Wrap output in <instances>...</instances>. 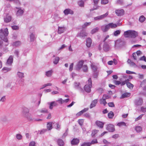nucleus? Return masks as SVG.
Wrapping results in <instances>:
<instances>
[{"label": "nucleus", "mask_w": 146, "mask_h": 146, "mask_svg": "<svg viewBox=\"0 0 146 146\" xmlns=\"http://www.w3.org/2000/svg\"><path fill=\"white\" fill-rule=\"evenodd\" d=\"M40 112L42 113H46L48 112V110L46 108H43L40 111Z\"/></svg>", "instance_id": "obj_53"}, {"label": "nucleus", "mask_w": 146, "mask_h": 146, "mask_svg": "<svg viewBox=\"0 0 146 146\" xmlns=\"http://www.w3.org/2000/svg\"><path fill=\"white\" fill-rule=\"evenodd\" d=\"M108 2V0H102L101 3L102 4H106Z\"/></svg>", "instance_id": "obj_57"}, {"label": "nucleus", "mask_w": 146, "mask_h": 146, "mask_svg": "<svg viewBox=\"0 0 146 146\" xmlns=\"http://www.w3.org/2000/svg\"><path fill=\"white\" fill-rule=\"evenodd\" d=\"M79 140L77 138L73 139L71 141V144L72 145H77L79 142Z\"/></svg>", "instance_id": "obj_20"}, {"label": "nucleus", "mask_w": 146, "mask_h": 146, "mask_svg": "<svg viewBox=\"0 0 146 146\" xmlns=\"http://www.w3.org/2000/svg\"><path fill=\"white\" fill-rule=\"evenodd\" d=\"M21 44V42L20 41H17L13 42L12 44L13 46H18L20 45Z\"/></svg>", "instance_id": "obj_29"}, {"label": "nucleus", "mask_w": 146, "mask_h": 146, "mask_svg": "<svg viewBox=\"0 0 146 146\" xmlns=\"http://www.w3.org/2000/svg\"><path fill=\"white\" fill-rule=\"evenodd\" d=\"M99 30V28L98 27H96V28L93 29L91 31V33L92 34H94L97 32Z\"/></svg>", "instance_id": "obj_37"}, {"label": "nucleus", "mask_w": 146, "mask_h": 146, "mask_svg": "<svg viewBox=\"0 0 146 146\" xmlns=\"http://www.w3.org/2000/svg\"><path fill=\"white\" fill-rule=\"evenodd\" d=\"M124 35L126 38L130 37L134 38L138 35L137 32L133 30H128L124 32Z\"/></svg>", "instance_id": "obj_3"}, {"label": "nucleus", "mask_w": 146, "mask_h": 146, "mask_svg": "<svg viewBox=\"0 0 146 146\" xmlns=\"http://www.w3.org/2000/svg\"><path fill=\"white\" fill-rule=\"evenodd\" d=\"M98 143L97 140L96 139H93L91 142H89L90 146L92 144H94Z\"/></svg>", "instance_id": "obj_43"}, {"label": "nucleus", "mask_w": 146, "mask_h": 146, "mask_svg": "<svg viewBox=\"0 0 146 146\" xmlns=\"http://www.w3.org/2000/svg\"><path fill=\"white\" fill-rule=\"evenodd\" d=\"M121 30H117L114 31L113 34V35L115 36H117L119 35L121 33Z\"/></svg>", "instance_id": "obj_31"}, {"label": "nucleus", "mask_w": 146, "mask_h": 146, "mask_svg": "<svg viewBox=\"0 0 146 146\" xmlns=\"http://www.w3.org/2000/svg\"><path fill=\"white\" fill-rule=\"evenodd\" d=\"M68 129H67L66 132L63 134L62 136V139L65 138L66 136L67 135Z\"/></svg>", "instance_id": "obj_51"}, {"label": "nucleus", "mask_w": 146, "mask_h": 146, "mask_svg": "<svg viewBox=\"0 0 146 146\" xmlns=\"http://www.w3.org/2000/svg\"><path fill=\"white\" fill-rule=\"evenodd\" d=\"M92 43V40L90 38H88L86 40V45L88 47H90L91 46Z\"/></svg>", "instance_id": "obj_22"}, {"label": "nucleus", "mask_w": 146, "mask_h": 146, "mask_svg": "<svg viewBox=\"0 0 146 146\" xmlns=\"http://www.w3.org/2000/svg\"><path fill=\"white\" fill-rule=\"evenodd\" d=\"M117 27V25L116 24L110 23L108 24H105L102 26L101 29L103 32H106L108 31L110 28L114 29Z\"/></svg>", "instance_id": "obj_1"}, {"label": "nucleus", "mask_w": 146, "mask_h": 146, "mask_svg": "<svg viewBox=\"0 0 146 146\" xmlns=\"http://www.w3.org/2000/svg\"><path fill=\"white\" fill-rule=\"evenodd\" d=\"M127 62L131 66H133L135 65V64L131 60L129 59L127 61Z\"/></svg>", "instance_id": "obj_39"}, {"label": "nucleus", "mask_w": 146, "mask_h": 146, "mask_svg": "<svg viewBox=\"0 0 146 146\" xmlns=\"http://www.w3.org/2000/svg\"><path fill=\"white\" fill-rule=\"evenodd\" d=\"M29 36L30 38V41L33 42L36 38L35 33L34 32H30L29 34Z\"/></svg>", "instance_id": "obj_15"}, {"label": "nucleus", "mask_w": 146, "mask_h": 146, "mask_svg": "<svg viewBox=\"0 0 146 146\" xmlns=\"http://www.w3.org/2000/svg\"><path fill=\"white\" fill-rule=\"evenodd\" d=\"M16 8L17 9H19L16 13L17 15V16H20L22 15L24 13L23 10V9H21L20 8L16 7Z\"/></svg>", "instance_id": "obj_16"}, {"label": "nucleus", "mask_w": 146, "mask_h": 146, "mask_svg": "<svg viewBox=\"0 0 146 146\" xmlns=\"http://www.w3.org/2000/svg\"><path fill=\"white\" fill-rule=\"evenodd\" d=\"M64 13L65 15H68L69 14H73V11L70 9H66L64 11Z\"/></svg>", "instance_id": "obj_21"}, {"label": "nucleus", "mask_w": 146, "mask_h": 146, "mask_svg": "<svg viewBox=\"0 0 146 146\" xmlns=\"http://www.w3.org/2000/svg\"><path fill=\"white\" fill-rule=\"evenodd\" d=\"M6 100L5 96H4L2 97L0 100V102H4Z\"/></svg>", "instance_id": "obj_63"}, {"label": "nucleus", "mask_w": 146, "mask_h": 146, "mask_svg": "<svg viewBox=\"0 0 146 146\" xmlns=\"http://www.w3.org/2000/svg\"><path fill=\"white\" fill-rule=\"evenodd\" d=\"M84 61L82 60L79 61L76 64L75 69L77 70H79L83 65Z\"/></svg>", "instance_id": "obj_7"}, {"label": "nucleus", "mask_w": 146, "mask_h": 146, "mask_svg": "<svg viewBox=\"0 0 146 146\" xmlns=\"http://www.w3.org/2000/svg\"><path fill=\"white\" fill-rule=\"evenodd\" d=\"M145 19V17L143 16H141L139 19V21L141 22H143Z\"/></svg>", "instance_id": "obj_41"}, {"label": "nucleus", "mask_w": 146, "mask_h": 146, "mask_svg": "<svg viewBox=\"0 0 146 146\" xmlns=\"http://www.w3.org/2000/svg\"><path fill=\"white\" fill-rule=\"evenodd\" d=\"M83 70L84 72H86L88 71V67L85 65H84L82 67Z\"/></svg>", "instance_id": "obj_46"}, {"label": "nucleus", "mask_w": 146, "mask_h": 146, "mask_svg": "<svg viewBox=\"0 0 146 146\" xmlns=\"http://www.w3.org/2000/svg\"><path fill=\"white\" fill-rule=\"evenodd\" d=\"M8 34V29L7 28L5 29L4 31L2 29H1L0 30V38L4 42H7L8 39L6 36H7Z\"/></svg>", "instance_id": "obj_2"}, {"label": "nucleus", "mask_w": 146, "mask_h": 146, "mask_svg": "<svg viewBox=\"0 0 146 146\" xmlns=\"http://www.w3.org/2000/svg\"><path fill=\"white\" fill-rule=\"evenodd\" d=\"M143 102L142 99L139 98L138 99L134 101L135 105L138 106L141 105L143 103Z\"/></svg>", "instance_id": "obj_9"}, {"label": "nucleus", "mask_w": 146, "mask_h": 146, "mask_svg": "<svg viewBox=\"0 0 146 146\" xmlns=\"http://www.w3.org/2000/svg\"><path fill=\"white\" fill-rule=\"evenodd\" d=\"M17 138L19 140H21L22 139V136L21 134H18L16 135Z\"/></svg>", "instance_id": "obj_50"}, {"label": "nucleus", "mask_w": 146, "mask_h": 146, "mask_svg": "<svg viewBox=\"0 0 146 146\" xmlns=\"http://www.w3.org/2000/svg\"><path fill=\"white\" fill-rule=\"evenodd\" d=\"M66 30V28L64 27H58V32L59 34L63 33Z\"/></svg>", "instance_id": "obj_14"}, {"label": "nucleus", "mask_w": 146, "mask_h": 146, "mask_svg": "<svg viewBox=\"0 0 146 146\" xmlns=\"http://www.w3.org/2000/svg\"><path fill=\"white\" fill-rule=\"evenodd\" d=\"M88 35V33L84 31H82L80 33H79L77 35V36L80 37H83L87 36Z\"/></svg>", "instance_id": "obj_19"}, {"label": "nucleus", "mask_w": 146, "mask_h": 146, "mask_svg": "<svg viewBox=\"0 0 146 146\" xmlns=\"http://www.w3.org/2000/svg\"><path fill=\"white\" fill-rule=\"evenodd\" d=\"M98 130H93L91 134L92 136V137L94 136L98 132Z\"/></svg>", "instance_id": "obj_49"}, {"label": "nucleus", "mask_w": 146, "mask_h": 146, "mask_svg": "<svg viewBox=\"0 0 146 146\" xmlns=\"http://www.w3.org/2000/svg\"><path fill=\"white\" fill-rule=\"evenodd\" d=\"M11 70V68H9L7 67H4L2 69V70L3 72L5 73L7 72L10 71Z\"/></svg>", "instance_id": "obj_36"}, {"label": "nucleus", "mask_w": 146, "mask_h": 146, "mask_svg": "<svg viewBox=\"0 0 146 146\" xmlns=\"http://www.w3.org/2000/svg\"><path fill=\"white\" fill-rule=\"evenodd\" d=\"M115 13L117 16H121L124 14V11L122 9H118L116 10Z\"/></svg>", "instance_id": "obj_12"}, {"label": "nucleus", "mask_w": 146, "mask_h": 146, "mask_svg": "<svg viewBox=\"0 0 146 146\" xmlns=\"http://www.w3.org/2000/svg\"><path fill=\"white\" fill-rule=\"evenodd\" d=\"M108 105L109 107H114L115 106L113 102H110L108 103Z\"/></svg>", "instance_id": "obj_60"}, {"label": "nucleus", "mask_w": 146, "mask_h": 146, "mask_svg": "<svg viewBox=\"0 0 146 146\" xmlns=\"http://www.w3.org/2000/svg\"><path fill=\"white\" fill-rule=\"evenodd\" d=\"M29 110L27 108H25L23 109L22 111V114L25 117L28 119L31 120H32L31 115L30 113H29Z\"/></svg>", "instance_id": "obj_4"}, {"label": "nucleus", "mask_w": 146, "mask_h": 146, "mask_svg": "<svg viewBox=\"0 0 146 146\" xmlns=\"http://www.w3.org/2000/svg\"><path fill=\"white\" fill-rule=\"evenodd\" d=\"M99 102L100 104H103L104 106H105L107 104L106 100L102 98L100 100Z\"/></svg>", "instance_id": "obj_28"}, {"label": "nucleus", "mask_w": 146, "mask_h": 146, "mask_svg": "<svg viewBox=\"0 0 146 146\" xmlns=\"http://www.w3.org/2000/svg\"><path fill=\"white\" fill-rule=\"evenodd\" d=\"M113 82L115 85H119L121 83L120 81L115 80H114Z\"/></svg>", "instance_id": "obj_59"}, {"label": "nucleus", "mask_w": 146, "mask_h": 146, "mask_svg": "<svg viewBox=\"0 0 146 146\" xmlns=\"http://www.w3.org/2000/svg\"><path fill=\"white\" fill-rule=\"evenodd\" d=\"M58 143L60 146H62L64 145V142L63 141L60 139H59L58 140Z\"/></svg>", "instance_id": "obj_33"}, {"label": "nucleus", "mask_w": 146, "mask_h": 146, "mask_svg": "<svg viewBox=\"0 0 146 146\" xmlns=\"http://www.w3.org/2000/svg\"><path fill=\"white\" fill-rule=\"evenodd\" d=\"M130 93H125L123 94L121 97V98H123L126 97H128L130 96Z\"/></svg>", "instance_id": "obj_32"}, {"label": "nucleus", "mask_w": 146, "mask_h": 146, "mask_svg": "<svg viewBox=\"0 0 146 146\" xmlns=\"http://www.w3.org/2000/svg\"><path fill=\"white\" fill-rule=\"evenodd\" d=\"M79 124L80 125H82L83 124L84 121L82 119H79L78 120Z\"/></svg>", "instance_id": "obj_55"}, {"label": "nucleus", "mask_w": 146, "mask_h": 146, "mask_svg": "<svg viewBox=\"0 0 146 146\" xmlns=\"http://www.w3.org/2000/svg\"><path fill=\"white\" fill-rule=\"evenodd\" d=\"M35 143L34 141H31L29 143V146H36L35 145Z\"/></svg>", "instance_id": "obj_64"}, {"label": "nucleus", "mask_w": 146, "mask_h": 146, "mask_svg": "<svg viewBox=\"0 0 146 146\" xmlns=\"http://www.w3.org/2000/svg\"><path fill=\"white\" fill-rule=\"evenodd\" d=\"M108 14V12H107L105 14L102 15L98 16L94 18V19L95 20H100L106 17Z\"/></svg>", "instance_id": "obj_10"}, {"label": "nucleus", "mask_w": 146, "mask_h": 146, "mask_svg": "<svg viewBox=\"0 0 146 146\" xmlns=\"http://www.w3.org/2000/svg\"><path fill=\"white\" fill-rule=\"evenodd\" d=\"M135 129L137 132L139 133L142 130V128L141 126H137L135 127Z\"/></svg>", "instance_id": "obj_35"}, {"label": "nucleus", "mask_w": 146, "mask_h": 146, "mask_svg": "<svg viewBox=\"0 0 146 146\" xmlns=\"http://www.w3.org/2000/svg\"><path fill=\"white\" fill-rule=\"evenodd\" d=\"M14 54L17 56V57H19V51L18 50H15L14 52Z\"/></svg>", "instance_id": "obj_58"}, {"label": "nucleus", "mask_w": 146, "mask_h": 146, "mask_svg": "<svg viewBox=\"0 0 146 146\" xmlns=\"http://www.w3.org/2000/svg\"><path fill=\"white\" fill-rule=\"evenodd\" d=\"M103 49L104 51L107 52L110 50V46L108 44L105 43L103 45Z\"/></svg>", "instance_id": "obj_17"}, {"label": "nucleus", "mask_w": 146, "mask_h": 146, "mask_svg": "<svg viewBox=\"0 0 146 146\" xmlns=\"http://www.w3.org/2000/svg\"><path fill=\"white\" fill-rule=\"evenodd\" d=\"M126 85L127 87L130 89H132L133 88V85L130 82L127 83Z\"/></svg>", "instance_id": "obj_42"}, {"label": "nucleus", "mask_w": 146, "mask_h": 146, "mask_svg": "<svg viewBox=\"0 0 146 146\" xmlns=\"http://www.w3.org/2000/svg\"><path fill=\"white\" fill-rule=\"evenodd\" d=\"M102 98L106 100V99L110 98V97L106 94H104Z\"/></svg>", "instance_id": "obj_47"}, {"label": "nucleus", "mask_w": 146, "mask_h": 146, "mask_svg": "<svg viewBox=\"0 0 146 146\" xmlns=\"http://www.w3.org/2000/svg\"><path fill=\"white\" fill-rule=\"evenodd\" d=\"M117 125L119 127L121 126H126V124L124 122H121L119 123H117Z\"/></svg>", "instance_id": "obj_45"}, {"label": "nucleus", "mask_w": 146, "mask_h": 146, "mask_svg": "<svg viewBox=\"0 0 146 146\" xmlns=\"http://www.w3.org/2000/svg\"><path fill=\"white\" fill-rule=\"evenodd\" d=\"M54 124V123L53 122H48L47 125V129L49 130H51L52 128V124Z\"/></svg>", "instance_id": "obj_23"}, {"label": "nucleus", "mask_w": 146, "mask_h": 146, "mask_svg": "<svg viewBox=\"0 0 146 146\" xmlns=\"http://www.w3.org/2000/svg\"><path fill=\"white\" fill-rule=\"evenodd\" d=\"M88 84H87L84 86L85 90L87 92H90L91 91V88L92 87V81L91 78L88 80Z\"/></svg>", "instance_id": "obj_5"}, {"label": "nucleus", "mask_w": 146, "mask_h": 146, "mask_svg": "<svg viewBox=\"0 0 146 146\" xmlns=\"http://www.w3.org/2000/svg\"><path fill=\"white\" fill-rule=\"evenodd\" d=\"M81 146H90V145L89 142H84L81 145Z\"/></svg>", "instance_id": "obj_52"}, {"label": "nucleus", "mask_w": 146, "mask_h": 146, "mask_svg": "<svg viewBox=\"0 0 146 146\" xmlns=\"http://www.w3.org/2000/svg\"><path fill=\"white\" fill-rule=\"evenodd\" d=\"M48 104L49 105V108L51 110L53 109V106H57L58 104L56 101H53L51 102L48 103Z\"/></svg>", "instance_id": "obj_11"}, {"label": "nucleus", "mask_w": 146, "mask_h": 146, "mask_svg": "<svg viewBox=\"0 0 146 146\" xmlns=\"http://www.w3.org/2000/svg\"><path fill=\"white\" fill-rule=\"evenodd\" d=\"M56 102H58L59 104H62L64 103L63 100L61 98L58 99L56 101Z\"/></svg>", "instance_id": "obj_48"}, {"label": "nucleus", "mask_w": 146, "mask_h": 146, "mask_svg": "<svg viewBox=\"0 0 146 146\" xmlns=\"http://www.w3.org/2000/svg\"><path fill=\"white\" fill-rule=\"evenodd\" d=\"M11 28L14 30H17L19 29V27L16 25L13 26H11Z\"/></svg>", "instance_id": "obj_56"}, {"label": "nucleus", "mask_w": 146, "mask_h": 146, "mask_svg": "<svg viewBox=\"0 0 146 146\" xmlns=\"http://www.w3.org/2000/svg\"><path fill=\"white\" fill-rule=\"evenodd\" d=\"M133 57L134 60H136L137 59V56L136 54V53H133Z\"/></svg>", "instance_id": "obj_54"}, {"label": "nucleus", "mask_w": 146, "mask_h": 146, "mask_svg": "<svg viewBox=\"0 0 146 146\" xmlns=\"http://www.w3.org/2000/svg\"><path fill=\"white\" fill-rule=\"evenodd\" d=\"M4 21L6 23H8L10 22L11 20V17L10 15H7L4 17Z\"/></svg>", "instance_id": "obj_18"}, {"label": "nucleus", "mask_w": 146, "mask_h": 146, "mask_svg": "<svg viewBox=\"0 0 146 146\" xmlns=\"http://www.w3.org/2000/svg\"><path fill=\"white\" fill-rule=\"evenodd\" d=\"M108 116L109 118L112 119L114 116V114L112 111H110L108 114Z\"/></svg>", "instance_id": "obj_38"}, {"label": "nucleus", "mask_w": 146, "mask_h": 146, "mask_svg": "<svg viewBox=\"0 0 146 146\" xmlns=\"http://www.w3.org/2000/svg\"><path fill=\"white\" fill-rule=\"evenodd\" d=\"M98 102V100L97 99L94 100H93L90 106V108H92L96 106Z\"/></svg>", "instance_id": "obj_26"}, {"label": "nucleus", "mask_w": 146, "mask_h": 146, "mask_svg": "<svg viewBox=\"0 0 146 146\" xmlns=\"http://www.w3.org/2000/svg\"><path fill=\"white\" fill-rule=\"evenodd\" d=\"M106 129L109 131L111 132H113L115 130L114 126L112 124L107 125L106 126Z\"/></svg>", "instance_id": "obj_8"}, {"label": "nucleus", "mask_w": 146, "mask_h": 146, "mask_svg": "<svg viewBox=\"0 0 146 146\" xmlns=\"http://www.w3.org/2000/svg\"><path fill=\"white\" fill-rule=\"evenodd\" d=\"M73 63H71L70 65L69 68V70L70 71H71L72 70L73 68Z\"/></svg>", "instance_id": "obj_62"}, {"label": "nucleus", "mask_w": 146, "mask_h": 146, "mask_svg": "<svg viewBox=\"0 0 146 146\" xmlns=\"http://www.w3.org/2000/svg\"><path fill=\"white\" fill-rule=\"evenodd\" d=\"M91 23V22L85 23H84V25L82 26V27L83 29L84 28H86L87 26L90 25Z\"/></svg>", "instance_id": "obj_44"}, {"label": "nucleus", "mask_w": 146, "mask_h": 146, "mask_svg": "<svg viewBox=\"0 0 146 146\" xmlns=\"http://www.w3.org/2000/svg\"><path fill=\"white\" fill-rule=\"evenodd\" d=\"M17 77L21 79H22L24 77V73L20 72H17Z\"/></svg>", "instance_id": "obj_27"}, {"label": "nucleus", "mask_w": 146, "mask_h": 146, "mask_svg": "<svg viewBox=\"0 0 146 146\" xmlns=\"http://www.w3.org/2000/svg\"><path fill=\"white\" fill-rule=\"evenodd\" d=\"M59 59L60 58L58 57H56L53 60V63L55 64H56L58 63Z\"/></svg>", "instance_id": "obj_34"}, {"label": "nucleus", "mask_w": 146, "mask_h": 146, "mask_svg": "<svg viewBox=\"0 0 146 146\" xmlns=\"http://www.w3.org/2000/svg\"><path fill=\"white\" fill-rule=\"evenodd\" d=\"M95 123L96 125L98 127L101 128L103 127L104 123L102 122L99 121H97Z\"/></svg>", "instance_id": "obj_25"}, {"label": "nucleus", "mask_w": 146, "mask_h": 146, "mask_svg": "<svg viewBox=\"0 0 146 146\" xmlns=\"http://www.w3.org/2000/svg\"><path fill=\"white\" fill-rule=\"evenodd\" d=\"M74 87L81 92H83L84 91L83 89L81 86L80 83L79 82H75L74 84Z\"/></svg>", "instance_id": "obj_6"}, {"label": "nucleus", "mask_w": 146, "mask_h": 146, "mask_svg": "<svg viewBox=\"0 0 146 146\" xmlns=\"http://www.w3.org/2000/svg\"><path fill=\"white\" fill-rule=\"evenodd\" d=\"M78 5L81 7H83L84 5V2L82 0L79 1L78 2Z\"/></svg>", "instance_id": "obj_40"}, {"label": "nucleus", "mask_w": 146, "mask_h": 146, "mask_svg": "<svg viewBox=\"0 0 146 146\" xmlns=\"http://www.w3.org/2000/svg\"><path fill=\"white\" fill-rule=\"evenodd\" d=\"M139 60H144L145 62H146V57L144 56H143L140 58Z\"/></svg>", "instance_id": "obj_61"}, {"label": "nucleus", "mask_w": 146, "mask_h": 146, "mask_svg": "<svg viewBox=\"0 0 146 146\" xmlns=\"http://www.w3.org/2000/svg\"><path fill=\"white\" fill-rule=\"evenodd\" d=\"M91 66L92 69L94 72L97 71V68L96 66L94 63H92L91 65Z\"/></svg>", "instance_id": "obj_30"}, {"label": "nucleus", "mask_w": 146, "mask_h": 146, "mask_svg": "<svg viewBox=\"0 0 146 146\" xmlns=\"http://www.w3.org/2000/svg\"><path fill=\"white\" fill-rule=\"evenodd\" d=\"M53 72V70H51L46 71L45 72V74L48 77H50L51 76Z\"/></svg>", "instance_id": "obj_24"}, {"label": "nucleus", "mask_w": 146, "mask_h": 146, "mask_svg": "<svg viewBox=\"0 0 146 146\" xmlns=\"http://www.w3.org/2000/svg\"><path fill=\"white\" fill-rule=\"evenodd\" d=\"M13 61V57L12 56H10L7 60L6 64L7 65H11Z\"/></svg>", "instance_id": "obj_13"}]
</instances>
